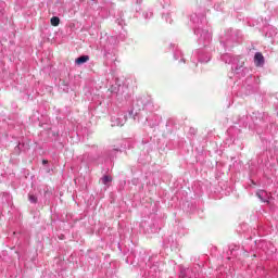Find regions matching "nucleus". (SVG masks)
Here are the masks:
<instances>
[{
	"label": "nucleus",
	"mask_w": 278,
	"mask_h": 278,
	"mask_svg": "<svg viewBox=\"0 0 278 278\" xmlns=\"http://www.w3.org/2000/svg\"><path fill=\"white\" fill-rule=\"evenodd\" d=\"M89 61H90L89 55H81L75 60L76 64L78 65L86 64V62H89Z\"/></svg>",
	"instance_id": "obj_3"
},
{
	"label": "nucleus",
	"mask_w": 278,
	"mask_h": 278,
	"mask_svg": "<svg viewBox=\"0 0 278 278\" xmlns=\"http://www.w3.org/2000/svg\"><path fill=\"white\" fill-rule=\"evenodd\" d=\"M101 181H102V184H104L106 186V184L112 182V176H110V175L103 176L101 178Z\"/></svg>",
	"instance_id": "obj_6"
},
{
	"label": "nucleus",
	"mask_w": 278,
	"mask_h": 278,
	"mask_svg": "<svg viewBox=\"0 0 278 278\" xmlns=\"http://www.w3.org/2000/svg\"><path fill=\"white\" fill-rule=\"evenodd\" d=\"M50 23H51L52 27H58V25H60V17H58V16L51 17Z\"/></svg>",
	"instance_id": "obj_4"
},
{
	"label": "nucleus",
	"mask_w": 278,
	"mask_h": 278,
	"mask_svg": "<svg viewBox=\"0 0 278 278\" xmlns=\"http://www.w3.org/2000/svg\"><path fill=\"white\" fill-rule=\"evenodd\" d=\"M256 197H258V199L263 201V203H268V200L270 199V193L264 190H260L256 192Z\"/></svg>",
	"instance_id": "obj_1"
},
{
	"label": "nucleus",
	"mask_w": 278,
	"mask_h": 278,
	"mask_svg": "<svg viewBox=\"0 0 278 278\" xmlns=\"http://www.w3.org/2000/svg\"><path fill=\"white\" fill-rule=\"evenodd\" d=\"M42 164H49V161L48 160H43Z\"/></svg>",
	"instance_id": "obj_7"
},
{
	"label": "nucleus",
	"mask_w": 278,
	"mask_h": 278,
	"mask_svg": "<svg viewBox=\"0 0 278 278\" xmlns=\"http://www.w3.org/2000/svg\"><path fill=\"white\" fill-rule=\"evenodd\" d=\"M255 66H262L264 64V54L262 52H256L254 55Z\"/></svg>",
	"instance_id": "obj_2"
},
{
	"label": "nucleus",
	"mask_w": 278,
	"mask_h": 278,
	"mask_svg": "<svg viewBox=\"0 0 278 278\" xmlns=\"http://www.w3.org/2000/svg\"><path fill=\"white\" fill-rule=\"evenodd\" d=\"M28 201L30 203H38V197H36L34 193H28Z\"/></svg>",
	"instance_id": "obj_5"
}]
</instances>
